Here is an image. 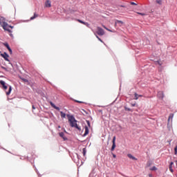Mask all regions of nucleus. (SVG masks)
Here are the masks:
<instances>
[{
	"label": "nucleus",
	"instance_id": "obj_1",
	"mask_svg": "<svg viewBox=\"0 0 177 177\" xmlns=\"http://www.w3.org/2000/svg\"><path fill=\"white\" fill-rule=\"evenodd\" d=\"M66 117L68 118V120L71 128H75L78 131H81V127L78 126L77 124V120H75V118H74L73 115L68 114L66 115Z\"/></svg>",
	"mask_w": 177,
	"mask_h": 177
},
{
	"label": "nucleus",
	"instance_id": "obj_2",
	"mask_svg": "<svg viewBox=\"0 0 177 177\" xmlns=\"http://www.w3.org/2000/svg\"><path fill=\"white\" fill-rule=\"evenodd\" d=\"M1 27H3L5 31H8V32H12L10 28H13V26H9L6 22H3V24H1Z\"/></svg>",
	"mask_w": 177,
	"mask_h": 177
},
{
	"label": "nucleus",
	"instance_id": "obj_3",
	"mask_svg": "<svg viewBox=\"0 0 177 177\" xmlns=\"http://www.w3.org/2000/svg\"><path fill=\"white\" fill-rule=\"evenodd\" d=\"M96 34H97V35H104V30H103V28H100V27H97V32Z\"/></svg>",
	"mask_w": 177,
	"mask_h": 177
},
{
	"label": "nucleus",
	"instance_id": "obj_4",
	"mask_svg": "<svg viewBox=\"0 0 177 177\" xmlns=\"http://www.w3.org/2000/svg\"><path fill=\"white\" fill-rule=\"evenodd\" d=\"M1 57L4 58V60H6V62H10L9 60V55H8V53H4L3 54H1Z\"/></svg>",
	"mask_w": 177,
	"mask_h": 177
},
{
	"label": "nucleus",
	"instance_id": "obj_5",
	"mask_svg": "<svg viewBox=\"0 0 177 177\" xmlns=\"http://www.w3.org/2000/svg\"><path fill=\"white\" fill-rule=\"evenodd\" d=\"M112 143H113V145H112V147L111 149V151H114V150L115 149V136H114L113 138Z\"/></svg>",
	"mask_w": 177,
	"mask_h": 177
},
{
	"label": "nucleus",
	"instance_id": "obj_6",
	"mask_svg": "<svg viewBox=\"0 0 177 177\" xmlns=\"http://www.w3.org/2000/svg\"><path fill=\"white\" fill-rule=\"evenodd\" d=\"M50 104L51 107H53V109H55V110H57V111H60V108H59V106H56V105H55V104H53V102H50Z\"/></svg>",
	"mask_w": 177,
	"mask_h": 177
},
{
	"label": "nucleus",
	"instance_id": "obj_7",
	"mask_svg": "<svg viewBox=\"0 0 177 177\" xmlns=\"http://www.w3.org/2000/svg\"><path fill=\"white\" fill-rule=\"evenodd\" d=\"M0 84H1V85H2L3 89H5V90L8 89V86H6V83H5V82H3V80H1Z\"/></svg>",
	"mask_w": 177,
	"mask_h": 177
},
{
	"label": "nucleus",
	"instance_id": "obj_8",
	"mask_svg": "<svg viewBox=\"0 0 177 177\" xmlns=\"http://www.w3.org/2000/svg\"><path fill=\"white\" fill-rule=\"evenodd\" d=\"M158 97H159V99H164V92L159 91L158 93Z\"/></svg>",
	"mask_w": 177,
	"mask_h": 177
},
{
	"label": "nucleus",
	"instance_id": "obj_9",
	"mask_svg": "<svg viewBox=\"0 0 177 177\" xmlns=\"http://www.w3.org/2000/svg\"><path fill=\"white\" fill-rule=\"evenodd\" d=\"M118 24H119L120 27H121L122 24H124V22L122 21L116 20L115 22V26H116Z\"/></svg>",
	"mask_w": 177,
	"mask_h": 177
},
{
	"label": "nucleus",
	"instance_id": "obj_10",
	"mask_svg": "<svg viewBox=\"0 0 177 177\" xmlns=\"http://www.w3.org/2000/svg\"><path fill=\"white\" fill-rule=\"evenodd\" d=\"M84 129L85 133H84L83 136H86V135H88L89 133V129L87 127V126H85Z\"/></svg>",
	"mask_w": 177,
	"mask_h": 177
},
{
	"label": "nucleus",
	"instance_id": "obj_11",
	"mask_svg": "<svg viewBox=\"0 0 177 177\" xmlns=\"http://www.w3.org/2000/svg\"><path fill=\"white\" fill-rule=\"evenodd\" d=\"M127 157H129V158H131V160H133L134 161H138V158H135L133 156H132V154L129 153L127 155Z\"/></svg>",
	"mask_w": 177,
	"mask_h": 177
},
{
	"label": "nucleus",
	"instance_id": "obj_12",
	"mask_svg": "<svg viewBox=\"0 0 177 177\" xmlns=\"http://www.w3.org/2000/svg\"><path fill=\"white\" fill-rule=\"evenodd\" d=\"M46 8H50L52 6V4L50 3V1L47 0L45 3Z\"/></svg>",
	"mask_w": 177,
	"mask_h": 177
},
{
	"label": "nucleus",
	"instance_id": "obj_13",
	"mask_svg": "<svg viewBox=\"0 0 177 177\" xmlns=\"http://www.w3.org/2000/svg\"><path fill=\"white\" fill-rule=\"evenodd\" d=\"M77 21H78L79 23H81V24H84V26H86L87 27L88 26H89V24L88 22H84L80 19H77Z\"/></svg>",
	"mask_w": 177,
	"mask_h": 177
},
{
	"label": "nucleus",
	"instance_id": "obj_14",
	"mask_svg": "<svg viewBox=\"0 0 177 177\" xmlns=\"http://www.w3.org/2000/svg\"><path fill=\"white\" fill-rule=\"evenodd\" d=\"M134 96H135V100H138L139 99V97H143V95H138V93H135L134 94Z\"/></svg>",
	"mask_w": 177,
	"mask_h": 177
},
{
	"label": "nucleus",
	"instance_id": "obj_15",
	"mask_svg": "<svg viewBox=\"0 0 177 177\" xmlns=\"http://www.w3.org/2000/svg\"><path fill=\"white\" fill-rule=\"evenodd\" d=\"M59 136H60V138H62V139H64V140H67V138H66L64 136V133H63V132L59 133Z\"/></svg>",
	"mask_w": 177,
	"mask_h": 177
},
{
	"label": "nucleus",
	"instance_id": "obj_16",
	"mask_svg": "<svg viewBox=\"0 0 177 177\" xmlns=\"http://www.w3.org/2000/svg\"><path fill=\"white\" fill-rule=\"evenodd\" d=\"M121 8H128V6L127 5H122V6H118V10H122Z\"/></svg>",
	"mask_w": 177,
	"mask_h": 177
},
{
	"label": "nucleus",
	"instance_id": "obj_17",
	"mask_svg": "<svg viewBox=\"0 0 177 177\" xmlns=\"http://www.w3.org/2000/svg\"><path fill=\"white\" fill-rule=\"evenodd\" d=\"M10 92H12V86H9V90L8 92H6L7 96H8V95H10Z\"/></svg>",
	"mask_w": 177,
	"mask_h": 177
},
{
	"label": "nucleus",
	"instance_id": "obj_18",
	"mask_svg": "<svg viewBox=\"0 0 177 177\" xmlns=\"http://www.w3.org/2000/svg\"><path fill=\"white\" fill-rule=\"evenodd\" d=\"M38 17V15L37 13L34 14V16L30 17V20H34V19H37Z\"/></svg>",
	"mask_w": 177,
	"mask_h": 177
},
{
	"label": "nucleus",
	"instance_id": "obj_19",
	"mask_svg": "<svg viewBox=\"0 0 177 177\" xmlns=\"http://www.w3.org/2000/svg\"><path fill=\"white\" fill-rule=\"evenodd\" d=\"M61 118H66V113H63V111L60 112Z\"/></svg>",
	"mask_w": 177,
	"mask_h": 177
},
{
	"label": "nucleus",
	"instance_id": "obj_20",
	"mask_svg": "<svg viewBox=\"0 0 177 177\" xmlns=\"http://www.w3.org/2000/svg\"><path fill=\"white\" fill-rule=\"evenodd\" d=\"M82 151H83V156L84 157H85V156H86V148H83Z\"/></svg>",
	"mask_w": 177,
	"mask_h": 177
},
{
	"label": "nucleus",
	"instance_id": "obj_21",
	"mask_svg": "<svg viewBox=\"0 0 177 177\" xmlns=\"http://www.w3.org/2000/svg\"><path fill=\"white\" fill-rule=\"evenodd\" d=\"M173 118H174V113H171L169 116L168 121H169V120H172Z\"/></svg>",
	"mask_w": 177,
	"mask_h": 177
},
{
	"label": "nucleus",
	"instance_id": "obj_22",
	"mask_svg": "<svg viewBox=\"0 0 177 177\" xmlns=\"http://www.w3.org/2000/svg\"><path fill=\"white\" fill-rule=\"evenodd\" d=\"M137 15H140V16H146L147 14L146 13H143V12H136Z\"/></svg>",
	"mask_w": 177,
	"mask_h": 177
},
{
	"label": "nucleus",
	"instance_id": "obj_23",
	"mask_svg": "<svg viewBox=\"0 0 177 177\" xmlns=\"http://www.w3.org/2000/svg\"><path fill=\"white\" fill-rule=\"evenodd\" d=\"M150 171H157V167H156V166H153L150 169Z\"/></svg>",
	"mask_w": 177,
	"mask_h": 177
},
{
	"label": "nucleus",
	"instance_id": "obj_24",
	"mask_svg": "<svg viewBox=\"0 0 177 177\" xmlns=\"http://www.w3.org/2000/svg\"><path fill=\"white\" fill-rule=\"evenodd\" d=\"M4 46H6V48H7V49H9L10 48V46H9V44L8 43H5Z\"/></svg>",
	"mask_w": 177,
	"mask_h": 177
},
{
	"label": "nucleus",
	"instance_id": "obj_25",
	"mask_svg": "<svg viewBox=\"0 0 177 177\" xmlns=\"http://www.w3.org/2000/svg\"><path fill=\"white\" fill-rule=\"evenodd\" d=\"M156 3H158V5H161V3H162V1H161V0H156Z\"/></svg>",
	"mask_w": 177,
	"mask_h": 177
},
{
	"label": "nucleus",
	"instance_id": "obj_26",
	"mask_svg": "<svg viewBox=\"0 0 177 177\" xmlns=\"http://www.w3.org/2000/svg\"><path fill=\"white\" fill-rule=\"evenodd\" d=\"M130 5H134V6H138V3L130 2Z\"/></svg>",
	"mask_w": 177,
	"mask_h": 177
},
{
	"label": "nucleus",
	"instance_id": "obj_27",
	"mask_svg": "<svg viewBox=\"0 0 177 177\" xmlns=\"http://www.w3.org/2000/svg\"><path fill=\"white\" fill-rule=\"evenodd\" d=\"M95 36H96V38H97V39H99L100 41V42H103V40H102V39H100L99 36H97L96 35H95Z\"/></svg>",
	"mask_w": 177,
	"mask_h": 177
},
{
	"label": "nucleus",
	"instance_id": "obj_28",
	"mask_svg": "<svg viewBox=\"0 0 177 177\" xmlns=\"http://www.w3.org/2000/svg\"><path fill=\"white\" fill-rule=\"evenodd\" d=\"M8 50L10 52V55H12V48H10V47L8 48Z\"/></svg>",
	"mask_w": 177,
	"mask_h": 177
},
{
	"label": "nucleus",
	"instance_id": "obj_29",
	"mask_svg": "<svg viewBox=\"0 0 177 177\" xmlns=\"http://www.w3.org/2000/svg\"><path fill=\"white\" fill-rule=\"evenodd\" d=\"M8 50L10 52V55H12V48H10V47L8 48Z\"/></svg>",
	"mask_w": 177,
	"mask_h": 177
},
{
	"label": "nucleus",
	"instance_id": "obj_30",
	"mask_svg": "<svg viewBox=\"0 0 177 177\" xmlns=\"http://www.w3.org/2000/svg\"><path fill=\"white\" fill-rule=\"evenodd\" d=\"M22 81H24V82H28V80L27 79H22Z\"/></svg>",
	"mask_w": 177,
	"mask_h": 177
},
{
	"label": "nucleus",
	"instance_id": "obj_31",
	"mask_svg": "<svg viewBox=\"0 0 177 177\" xmlns=\"http://www.w3.org/2000/svg\"><path fill=\"white\" fill-rule=\"evenodd\" d=\"M86 122H87V125L88 127H91V122L88 120H86Z\"/></svg>",
	"mask_w": 177,
	"mask_h": 177
},
{
	"label": "nucleus",
	"instance_id": "obj_32",
	"mask_svg": "<svg viewBox=\"0 0 177 177\" xmlns=\"http://www.w3.org/2000/svg\"><path fill=\"white\" fill-rule=\"evenodd\" d=\"M107 31H109V32H113V30H110V29H109V28H106V29Z\"/></svg>",
	"mask_w": 177,
	"mask_h": 177
},
{
	"label": "nucleus",
	"instance_id": "obj_33",
	"mask_svg": "<svg viewBox=\"0 0 177 177\" xmlns=\"http://www.w3.org/2000/svg\"><path fill=\"white\" fill-rule=\"evenodd\" d=\"M175 154H177V147L174 148Z\"/></svg>",
	"mask_w": 177,
	"mask_h": 177
},
{
	"label": "nucleus",
	"instance_id": "obj_34",
	"mask_svg": "<svg viewBox=\"0 0 177 177\" xmlns=\"http://www.w3.org/2000/svg\"><path fill=\"white\" fill-rule=\"evenodd\" d=\"M75 102H76V103H83L82 102L78 100H75Z\"/></svg>",
	"mask_w": 177,
	"mask_h": 177
},
{
	"label": "nucleus",
	"instance_id": "obj_35",
	"mask_svg": "<svg viewBox=\"0 0 177 177\" xmlns=\"http://www.w3.org/2000/svg\"><path fill=\"white\" fill-rule=\"evenodd\" d=\"M113 158H116L117 156H115V154L113 153Z\"/></svg>",
	"mask_w": 177,
	"mask_h": 177
},
{
	"label": "nucleus",
	"instance_id": "obj_36",
	"mask_svg": "<svg viewBox=\"0 0 177 177\" xmlns=\"http://www.w3.org/2000/svg\"><path fill=\"white\" fill-rule=\"evenodd\" d=\"M169 170L171 171V172H173L172 167H169Z\"/></svg>",
	"mask_w": 177,
	"mask_h": 177
},
{
	"label": "nucleus",
	"instance_id": "obj_37",
	"mask_svg": "<svg viewBox=\"0 0 177 177\" xmlns=\"http://www.w3.org/2000/svg\"><path fill=\"white\" fill-rule=\"evenodd\" d=\"M32 110H35V106L34 105L32 106Z\"/></svg>",
	"mask_w": 177,
	"mask_h": 177
},
{
	"label": "nucleus",
	"instance_id": "obj_38",
	"mask_svg": "<svg viewBox=\"0 0 177 177\" xmlns=\"http://www.w3.org/2000/svg\"><path fill=\"white\" fill-rule=\"evenodd\" d=\"M102 27L106 30L107 27H106L104 25H102Z\"/></svg>",
	"mask_w": 177,
	"mask_h": 177
},
{
	"label": "nucleus",
	"instance_id": "obj_39",
	"mask_svg": "<svg viewBox=\"0 0 177 177\" xmlns=\"http://www.w3.org/2000/svg\"><path fill=\"white\" fill-rule=\"evenodd\" d=\"M173 165H174V162H171L170 163V166H169V167H172Z\"/></svg>",
	"mask_w": 177,
	"mask_h": 177
},
{
	"label": "nucleus",
	"instance_id": "obj_40",
	"mask_svg": "<svg viewBox=\"0 0 177 177\" xmlns=\"http://www.w3.org/2000/svg\"><path fill=\"white\" fill-rule=\"evenodd\" d=\"M82 111H84V113H86L85 110L82 109Z\"/></svg>",
	"mask_w": 177,
	"mask_h": 177
},
{
	"label": "nucleus",
	"instance_id": "obj_41",
	"mask_svg": "<svg viewBox=\"0 0 177 177\" xmlns=\"http://www.w3.org/2000/svg\"><path fill=\"white\" fill-rule=\"evenodd\" d=\"M127 110H128L129 111H131V109H128Z\"/></svg>",
	"mask_w": 177,
	"mask_h": 177
},
{
	"label": "nucleus",
	"instance_id": "obj_42",
	"mask_svg": "<svg viewBox=\"0 0 177 177\" xmlns=\"http://www.w3.org/2000/svg\"><path fill=\"white\" fill-rule=\"evenodd\" d=\"M149 177H151V174H149Z\"/></svg>",
	"mask_w": 177,
	"mask_h": 177
},
{
	"label": "nucleus",
	"instance_id": "obj_43",
	"mask_svg": "<svg viewBox=\"0 0 177 177\" xmlns=\"http://www.w3.org/2000/svg\"><path fill=\"white\" fill-rule=\"evenodd\" d=\"M58 128H60V126H58Z\"/></svg>",
	"mask_w": 177,
	"mask_h": 177
},
{
	"label": "nucleus",
	"instance_id": "obj_44",
	"mask_svg": "<svg viewBox=\"0 0 177 177\" xmlns=\"http://www.w3.org/2000/svg\"><path fill=\"white\" fill-rule=\"evenodd\" d=\"M176 162H177V160H176Z\"/></svg>",
	"mask_w": 177,
	"mask_h": 177
}]
</instances>
